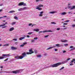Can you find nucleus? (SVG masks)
I'll list each match as a JSON object with an SVG mask.
<instances>
[{
	"instance_id": "1",
	"label": "nucleus",
	"mask_w": 75,
	"mask_h": 75,
	"mask_svg": "<svg viewBox=\"0 0 75 75\" xmlns=\"http://www.w3.org/2000/svg\"><path fill=\"white\" fill-rule=\"evenodd\" d=\"M65 64V62L63 61L61 63H56L55 64H54L52 66V67H57L58 66H59V65H61V64Z\"/></svg>"
},
{
	"instance_id": "2",
	"label": "nucleus",
	"mask_w": 75,
	"mask_h": 75,
	"mask_svg": "<svg viewBox=\"0 0 75 75\" xmlns=\"http://www.w3.org/2000/svg\"><path fill=\"white\" fill-rule=\"evenodd\" d=\"M23 70L21 69L19 70H16V71H14L11 72V73H13V74H18L20 72H22Z\"/></svg>"
},
{
	"instance_id": "3",
	"label": "nucleus",
	"mask_w": 75,
	"mask_h": 75,
	"mask_svg": "<svg viewBox=\"0 0 75 75\" xmlns=\"http://www.w3.org/2000/svg\"><path fill=\"white\" fill-rule=\"evenodd\" d=\"M25 55H26V53H25V52H24L23 53H22V55L20 56L19 57V59H23V58L25 57Z\"/></svg>"
},
{
	"instance_id": "4",
	"label": "nucleus",
	"mask_w": 75,
	"mask_h": 75,
	"mask_svg": "<svg viewBox=\"0 0 75 75\" xmlns=\"http://www.w3.org/2000/svg\"><path fill=\"white\" fill-rule=\"evenodd\" d=\"M47 32H52V31H51V30H43V31H40L38 32L39 34H40V33H47Z\"/></svg>"
},
{
	"instance_id": "5",
	"label": "nucleus",
	"mask_w": 75,
	"mask_h": 75,
	"mask_svg": "<svg viewBox=\"0 0 75 75\" xmlns=\"http://www.w3.org/2000/svg\"><path fill=\"white\" fill-rule=\"evenodd\" d=\"M18 6H26L27 4H25L24 2H20L18 4Z\"/></svg>"
},
{
	"instance_id": "6",
	"label": "nucleus",
	"mask_w": 75,
	"mask_h": 75,
	"mask_svg": "<svg viewBox=\"0 0 75 75\" xmlns=\"http://www.w3.org/2000/svg\"><path fill=\"white\" fill-rule=\"evenodd\" d=\"M29 51L30 52H27L26 55L27 54L28 55H29L30 54H31L33 53H34V51H33L32 50H29Z\"/></svg>"
},
{
	"instance_id": "7",
	"label": "nucleus",
	"mask_w": 75,
	"mask_h": 75,
	"mask_svg": "<svg viewBox=\"0 0 75 75\" xmlns=\"http://www.w3.org/2000/svg\"><path fill=\"white\" fill-rule=\"evenodd\" d=\"M53 65H54V64H53L50 66H47L46 67H45L44 68H42V69H47V68H50L51 67H52V68H54V67H52V66Z\"/></svg>"
},
{
	"instance_id": "8",
	"label": "nucleus",
	"mask_w": 75,
	"mask_h": 75,
	"mask_svg": "<svg viewBox=\"0 0 75 75\" xmlns=\"http://www.w3.org/2000/svg\"><path fill=\"white\" fill-rule=\"evenodd\" d=\"M56 47H63L64 45L62 44L60 45V44H56L55 45Z\"/></svg>"
},
{
	"instance_id": "9",
	"label": "nucleus",
	"mask_w": 75,
	"mask_h": 75,
	"mask_svg": "<svg viewBox=\"0 0 75 75\" xmlns=\"http://www.w3.org/2000/svg\"><path fill=\"white\" fill-rule=\"evenodd\" d=\"M70 49H71L70 50V51H74V50H75V47H74L72 46H70Z\"/></svg>"
},
{
	"instance_id": "10",
	"label": "nucleus",
	"mask_w": 75,
	"mask_h": 75,
	"mask_svg": "<svg viewBox=\"0 0 75 75\" xmlns=\"http://www.w3.org/2000/svg\"><path fill=\"white\" fill-rule=\"evenodd\" d=\"M44 13V12L43 11H41L40 13V14L39 15V16H40V17H42L43 16V14H43V13Z\"/></svg>"
},
{
	"instance_id": "11",
	"label": "nucleus",
	"mask_w": 75,
	"mask_h": 75,
	"mask_svg": "<svg viewBox=\"0 0 75 75\" xmlns=\"http://www.w3.org/2000/svg\"><path fill=\"white\" fill-rule=\"evenodd\" d=\"M7 24V22H6L4 24H3L2 25H0V27H3V26H4V25H6V24Z\"/></svg>"
},
{
	"instance_id": "12",
	"label": "nucleus",
	"mask_w": 75,
	"mask_h": 75,
	"mask_svg": "<svg viewBox=\"0 0 75 75\" xmlns=\"http://www.w3.org/2000/svg\"><path fill=\"white\" fill-rule=\"evenodd\" d=\"M11 48L12 49V50H17V48L13 47H11Z\"/></svg>"
},
{
	"instance_id": "13",
	"label": "nucleus",
	"mask_w": 75,
	"mask_h": 75,
	"mask_svg": "<svg viewBox=\"0 0 75 75\" xmlns=\"http://www.w3.org/2000/svg\"><path fill=\"white\" fill-rule=\"evenodd\" d=\"M68 9H69L70 10H73V8H72V6H68Z\"/></svg>"
},
{
	"instance_id": "14",
	"label": "nucleus",
	"mask_w": 75,
	"mask_h": 75,
	"mask_svg": "<svg viewBox=\"0 0 75 75\" xmlns=\"http://www.w3.org/2000/svg\"><path fill=\"white\" fill-rule=\"evenodd\" d=\"M14 30V28L13 27L9 29V31H13Z\"/></svg>"
},
{
	"instance_id": "15",
	"label": "nucleus",
	"mask_w": 75,
	"mask_h": 75,
	"mask_svg": "<svg viewBox=\"0 0 75 75\" xmlns=\"http://www.w3.org/2000/svg\"><path fill=\"white\" fill-rule=\"evenodd\" d=\"M67 12H64L60 13V14H61V15H65L66 14H67Z\"/></svg>"
},
{
	"instance_id": "16",
	"label": "nucleus",
	"mask_w": 75,
	"mask_h": 75,
	"mask_svg": "<svg viewBox=\"0 0 75 75\" xmlns=\"http://www.w3.org/2000/svg\"><path fill=\"white\" fill-rule=\"evenodd\" d=\"M57 12L55 11H50L48 13L49 14H54V13H55Z\"/></svg>"
},
{
	"instance_id": "17",
	"label": "nucleus",
	"mask_w": 75,
	"mask_h": 75,
	"mask_svg": "<svg viewBox=\"0 0 75 75\" xmlns=\"http://www.w3.org/2000/svg\"><path fill=\"white\" fill-rule=\"evenodd\" d=\"M39 29H33V31H36V32H38V31H39Z\"/></svg>"
},
{
	"instance_id": "18",
	"label": "nucleus",
	"mask_w": 75,
	"mask_h": 75,
	"mask_svg": "<svg viewBox=\"0 0 75 75\" xmlns=\"http://www.w3.org/2000/svg\"><path fill=\"white\" fill-rule=\"evenodd\" d=\"M55 46L50 47H49L47 49V50H50V49H52V48H55Z\"/></svg>"
},
{
	"instance_id": "19",
	"label": "nucleus",
	"mask_w": 75,
	"mask_h": 75,
	"mask_svg": "<svg viewBox=\"0 0 75 75\" xmlns=\"http://www.w3.org/2000/svg\"><path fill=\"white\" fill-rule=\"evenodd\" d=\"M23 9V10H28V7H23L22 8Z\"/></svg>"
},
{
	"instance_id": "20",
	"label": "nucleus",
	"mask_w": 75,
	"mask_h": 75,
	"mask_svg": "<svg viewBox=\"0 0 75 75\" xmlns=\"http://www.w3.org/2000/svg\"><path fill=\"white\" fill-rule=\"evenodd\" d=\"M15 58H16V59H20V57H19V56H18L15 57Z\"/></svg>"
},
{
	"instance_id": "21",
	"label": "nucleus",
	"mask_w": 75,
	"mask_h": 75,
	"mask_svg": "<svg viewBox=\"0 0 75 75\" xmlns=\"http://www.w3.org/2000/svg\"><path fill=\"white\" fill-rule=\"evenodd\" d=\"M25 38V37H22L21 38H19V40H23V39H24Z\"/></svg>"
},
{
	"instance_id": "22",
	"label": "nucleus",
	"mask_w": 75,
	"mask_h": 75,
	"mask_svg": "<svg viewBox=\"0 0 75 75\" xmlns=\"http://www.w3.org/2000/svg\"><path fill=\"white\" fill-rule=\"evenodd\" d=\"M36 9H37L38 10H41L42 8H40L39 7H37L36 8Z\"/></svg>"
},
{
	"instance_id": "23",
	"label": "nucleus",
	"mask_w": 75,
	"mask_h": 75,
	"mask_svg": "<svg viewBox=\"0 0 75 75\" xmlns=\"http://www.w3.org/2000/svg\"><path fill=\"white\" fill-rule=\"evenodd\" d=\"M43 7V5L40 4L37 6V7Z\"/></svg>"
},
{
	"instance_id": "24",
	"label": "nucleus",
	"mask_w": 75,
	"mask_h": 75,
	"mask_svg": "<svg viewBox=\"0 0 75 75\" xmlns=\"http://www.w3.org/2000/svg\"><path fill=\"white\" fill-rule=\"evenodd\" d=\"M75 60V59H73L70 62V63H74V61Z\"/></svg>"
},
{
	"instance_id": "25",
	"label": "nucleus",
	"mask_w": 75,
	"mask_h": 75,
	"mask_svg": "<svg viewBox=\"0 0 75 75\" xmlns=\"http://www.w3.org/2000/svg\"><path fill=\"white\" fill-rule=\"evenodd\" d=\"M18 10L19 11H22L23 10V8H20L19 9H18Z\"/></svg>"
},
{
	"instance_id": "26",
	"label": "nucleus",
	"mask_w": 75,
	"mask_h": 75,
	"mask_svg": "<svg viewBox=\"0 0 75 75\" xmlns=\"http://www.w3.org/2000/svg\"><path fill=\"white\" fill-rule=\"evenodd\" d=\"M61 42H67V40H61Z\"/></svg>"
},
{
	"instance_id": "27",
	"label": "nucleus",
	"mask_w": 75,
	"mask_h": 75,
	"mask_svg": "<svg viewBox=\"0 0 75 75\" xmlns=\"http://www.w3.org/2000/svg\"><path fill=\"white\" fill-rule=\"evenodd\" d=\"M9 13H15V11H10Z\"/></svg>"
},
{
	"instance_id": "28",
	"label": "nucleus",
	"mask_w": 75,
	"mask_h": 75,
	"mask_svg": "<svg viewBox=\"0 0 75 75\" xmlns=\"http://www.w3.org/2000/svg\"><path fill=\"white\" fill-rule=\"evenodd\" d=\"M4 57L3 56H0V59H4Z\"/></svg>"
},
{
	"instance_id": "29",
	"label": "nucleus",
	"mask_w": 75,
	"mask_h": 75,
	"mask_svg": "<svg viewBox=\"0 0 75 75\" xmlns=\"http://www.w3.org/2000/svg\"><path fill=\"white\" fill-rule=\"evenodd\" d=\"M14 19H15V20H18V17L15 16L14 17Z\"/></svg>"
},
{
	"instance_id": "30",
	"label": "nucleus",
	"mask_w": 75,
	"mask_h": 75,
	"mask_svg": "<svg viewBox=\"0 0 75 75\" xmlns=\"http://www.w3.org/2000/svg\"><path fill=\"white\" fill-rule=\"evenodd\" d=\"M3 45L4 47H5L6 46H8V45H9V44H6L5 45Z\"/></svg>"
},
{
	"instance_id": "31",
	"label": "nucleus",
	"mask_w": 75,
	"mask_h": 75,
	"mask_svg": "<svg viewBox=\"0 0 75 75\" xmlns=\"http://www.w3.org/2000/svg\"><path fill=\"white\" fill-rule=\"evenodd\" d=\"M16 23V22H13L12 23H11L12 25H14V24H15Z\"/></svg>"
},
{
	"instance_id": "32",
	"label": "nucleus",
	"mask_w": 75,
	"mask_h": 75,
	"mask_svg": "<svg viewBox=\"0 0 75 75\" xmlns=\"http://www.w3.org/2000/svg\"><path fill=\"white\" fill-rule=\"evenodd\" d=\"M37 57L38 58H40V57H41V54H40L39 55H37Z\"/></svg>"
},
{
	"instance_id": "33",
	"label": "nucleus",
	"mask_w": 75,
	"mask_h": 75,
	"mask_svg": "<svg viewBox=\"0 0 75 75\" xmlns=\"http://www.w3.org/2000/svg\"><path fill=\"white\" fill-rule=\"evenodd\" d=\"M33 32H29L28 33V34H29V35H30L32 34H33Z\"/></svg>"
},
{
	"instance_id": "34",
	"label": "nucleus",
	"mask_w": 75,
	"mask_h": 75,
	"mask_svg": "<svg viewBox=\"0 0 75 75\" xmlns=\"http://www.w3.org/2000/svg\"><path fill=\"white\" fill-rule=\"evenodd\" d=\"M64 69V67H62L61 69H59V71H61V70H62V69Z\"/></svg>"
},
{
	"instance_id": "35",
	"label": "nucleus",
	"mask_w": 75,
	"mask_h": 75,
	"mask_svg": "<svg viewBox=\"0 0 75 75\" xmlns=\"http://www.w3.org/2000/svg\"><path fill=\"white\" fill-rule=\"evenodd\" d=\"M27 44V42H25L23 43V44L24 46V45H26V44Z\"/></svg>"
},
{
	"instance_id": "36",
	"label": "nucleus",
	"mask_w": 75,
	"mask_h": 75,
	"mask_svg": "<svg viewBox=\"0 0 75 75\" xmlns=\"http://www.w3.org/2000/svg\"><path fill=\"white\" fill-rule=\"evenodd\" d=\"M49 36V35H46L44 36L45 38H47V37H48V36Z\"/></svg>"
},
{
	"instance_id": "37",
	"label": "nucleus",
	"mask_w": 75,
	"mask_h": 75,
	"mask_svg": "<svg viewBox=\"0 0 75 75\" xmlns=\"http://www.w3.org/2000/svg\"><path fill=\"white\" fill-rule=\"evenodd\" d=\"M6 27H7V26H3L2 28H6Z\"/></svg>"
},
{
	"instance_id": "38",
	"label": "nucleus",
	"mask_w": 75,
	"mask_h": 75,
	"mask_svg": "<svg viewBox=\"0 0 75 75\" xmlns=\"http://www.w3.org/2000/svg\"><path fill=\"white\" fill-rule=\"evenodd\" d=\"M72 8H73V10H74V9H75V6H72Z\"/></svg>"
},
{
	"instance_id": "39",
	"label": "nucleus",
	"mask_w": 75,
	"mask_h": 75,
	"mask_svg": "<svg viewBox=\"0 0 75 75\" xmlns=\"http://www.w3.org/2000/svg\"><path fill=\"white\" fill-rule=\"evenodd\" d=\"M34 41H35V40H31V42H34Z\"/></svg>"
},
{
	"instance_id": "40",
	"label": "nucleus",
	"mask_w": 75,
	"mask_h": 75,
	"mask_svg": "<svg viewBox=\"0 0 75 75\" xmlns=\"http://www.w3.org/2000/svg\"><path fill=\"white\" fill-rule=\"evenodd\" d=\"M51 24H56V23H55V22H52L51 23Z\"/></svg>"
},
{
	"instance_id": "41",
	"label": "nucleus",
	"mask_w": 75,
	"mask_h": 75,
	"mask_svg": "<svg viewBox=\"0 0 75 75\" xmlns=\"http://www.w3.org/2000/svg\"><path fill=\"white\" fill-rule=\"evenodd\" d=\"M67 28L65 27L63 29V30H67Z\"/></svg>"
},
{
	"instance_id": "42",
	"label": "nucleus",
	"mask_w": 75,
	"mask_h": 75,
	"mask_svg": "<svg viewBox=\"0 0 75 75\" xmlns=\"http://www.w3.org/2000/svg\"><path fill=\"white\" fill-rule=\"evenodd\" d=\"M24 45L23 44L20 45V47H24Z\"/></svg>"
},
{
	"instance_id": "43",
	"label": "nucleus",
	"mask_w": 75,
	"mask_h": 75,
	"mask_svg": "<svg viewBox=\"0 0 75 75\" xmlns=\"http://www.w3.org/2000/svg\"><path fill=\"white\" fill-rule=\"evenodd\" d=\"M13 41H17V39H13Z\"/></svg>"
},
{
	"instance_id": "44",
	"label": "nucleus",
	"mask_w": 75,
	"mask_h": 75,
	"mask_svg": "<svg viewBox=\"0 0 75 75\" xmlns=\"http://www.w3.org/2000/svg\"><path fill=\"white\" fill-rule=\"evenodd\" d=\"M68 13L69 14H72V13L71 12H68Z\"/></svg>"
},
{
	"instance_id": "45",
	"label": "nucleus",
	"mask_w": 75,
	"mask_h": 75,
	"mask_svg": "<svg viewBox=\"0 0 75 75\" xmlns=\"http://www.w3.org/2000/svg\"><path fill=\"white\" fill-rule=\"evenodd\" d=\"M64 45L65 47H66V46H68V44H65Z\"/></svg>"
},
{
	"instance_id": "46",
	"label": "nucleus",
	"mask_w": 75,
	"mask_h": 75,
	"mask_svg": "<svg viewBox=\"0 0 75 75\" xmlns=\"http://www.w3.org/2000/svg\"><path fill=\"white\" fill-rule=\"evenodd\" d=\"M44 56H47V53H45L44 54Z\"/></svg>"
},
{
	"instance_id": "47",
	"label": "nucleus",
	"mask_w": 75,
	"mask_h": 75,
	"mask_svg": "<svg viewBox=\"0 0 75 75\" xmlns=\"http://www.w3.org/2000/svg\"><path fill=\"white\" fill-rule=\"evenodd\" d=\"M66 53V51L65 50H63V53Z\"/></svg>"
},
{
	"instance_id": "48",
	"label": "nucleus",
	"mask_w": 75,
	"mask_h": 75,
	"mask_svg": "<svg viewBox=\"0 0 75 75\" xmlns=\"http://www.w3.org/2000/svg\"><path fill=\"white\" fill-rule=\"evenodd\" d=\"M32 24H33L30 23H29L28 24V25L29 26H31V25H32Z\"/></svg>"
},
{
	"instance_id": "49",
	"label": "nucleus",
	"mask_w": 75,
	"mask_h": 75,
	"mask_svg": "<svg viewBox=\"0 0 75 75\" xmlns=\"http://www.w3.org/2000/svg\"><path fill=\"white\" fill-rule=\"evenodd\" d=\"M3 72H4V73H9L8 72V71H3Z\"/></svg>"
},
{
	"instance_id": "50",
	"label": "nucleus",
	"mask_w": 75,
	"mask_h": 75,
	"mask_svg": "<svg viewBox=\"0 0 75 75\" xmlns=\"http://www.w3.org/2000/svg\"><path fill=\"white\" fill-rule=\"evenodd\" d=\"M57 31H58L59 30H60V28H57Z\"/></svg>"
},
{
	"instance_id": "51",
	"label": "nucleus",
	"mask_w": 75,
	"mask_h": 75,
	"mask_svg": "<svg viewBox=\"0 0 75 75\" xmlns=\"http://www.w3.org/2000/svg\"><path fill=\"white\" fill-rule=\"evenodd\" d=\"M72 65H74V64H73V63H71L70 64V66H72Z\"/></svg>"
},
{
	"instance_id": "52",
	"label": "nucleus",
	"mask_w": 75,
	"mask_h": 75,
	"mask_svg": "<svg viewBox=\"0 0 75 75\" xmlns=\"http://www.w3.org/2000/svg\"><path fill=\"white\" fill-rule=\"evenodd\" d=\"M37 39H38V37H35V38H34V40H37Z\"/></svg>"
},
{
	"instance_id": "53",
	"label": "nucleus",
	"mask_w": 75,
	"mask_h": 75,
	"mask_svg": "<svg viewBox=\"0 0 75 75\" xmlns=\"http://www.w3.org/2000/svg\"><path fill=\"white\" fill-rule=\"evenodd\" d=\"M70 59H71V58H68V59H67V60L68 61H69V60H70Z\"/></svg>"
},
{
	"instance_id": "54",
	"label": "nucleus",
	"mask_w": 75,
	"mask_h": 75,
	"mask_svg": "<svg viewBox=\"0 0 75 75\" xmlns=\"http://www.w3.org/2000/svg\"><path fill=\"white\" fill-rule=\"evenodd\" d=\"M63 25H68V23H63Z\"/></svg>"
},
{
	"instance_id": "55",
	"label": "nucleus",
	"mask_w": 75,
	"mask_h": 75,
	"mask_svg": "<svg viewBox=\"0 0 75 75\" xmlns=\"http://www.w3.org/2000/svg\"><path fill=\"white\" fill-rule=\"evenodd\" d=\"M2 56L3 57H5V56H7V54H3Z\"/></svg>"
},
{
	"instance_id": "56",
	"label": "nucleus",
	"mask_w": 75,
	"mask_h": 75,
	"mask_svg": "<svg viewBox=\"0 0 75 75\" xmlns=\"http://www.w3.org/2000/svg\"><path fill=\"white\" fill-rule=\"evenodd\" d=\"M8 58H7V59H6L4 61H7V60H8Z\"/></svg>"
},
{
	"instance_id": "57",
	"label": "nucleus",
	"mask_w": 75,
	"mask_h": 75,
	"mask_svg": "<svg viewBox=\"0 0 75 75\" xmlns=\"http://www.w3.org/2000/svg\"><path fill=\"white\" fill-rule=\"evenodd\" d=\"M69 21H70L69 20H66L67 23H68V22H69Z\"/></svg>"
},
{
	"instance_id": "58",
	"label": "nucleus",
	"mask_w": 75,
	"mask_h": 75,
	"mask_svg": "<svg viewBox=\"0 0 75 75\" xmlns=\"http://www.w3.org/2000/svg\"><path fill=\"white\" fill-rule=\"evenodd\" d=\"M64 61V62L65 63H67V62H68V61H67V60H65V61Z\"/></svg>"
},
{
	"instance_id": "59",
	"label": "nucleus",
	"mask_w": 75,
	"mask_h": 75,
	"mask_svg": "<svg viewBox=\"0 0 75 75\" xmlns=\"http://www.w3.org/2000/svg\"><path fill=\"white\" fill-rule=\"evenodd\" d=\"M72 27H75V25H72Z\"/></svg>"
},
{
	"instance_id": "60",
	"label": "nucleus",
	"mask_w": 75,
	"mask_h": 75,
	"mask_svg": "<svg viewBox=\"0 0 75 75\" xmlns=\"http://www.w3.org/2000/svg\"><path fill=\"white\" fill-rule=\"evenodd\" d=\"M3 6V4H0V6Z\"/></svg>"
},
{
	"instance_id": "61",
	"label": "nucleus",
	"mask_w": 75,
	"mask_h": 75,
	"mask_svg": "<svg viewBox=\"0 0 75 75\" xmlns=\"http://www.w3.org/2000/svg\"><path fill=\"white\" fill-rule=\"evenodd\" d=\"M28 38H30V36H29V35H27L26 36Z\"/></svg>"
},
{
	"instance_id": "62",
	"label": "nucleus",
	"mask_w": 75,
	"mask_h": 75,
	"mask_svg": "<svg viewBox=\"0 0 75 75\" xmlns=\"http://www.w3.org/2000/svg\"><path fill=\"white\" fill-rule=\"evenodd\" d=\"M42 1V0H36V1L37 2V1Z\"/></svg>"
},
{
	"instance_id": "63",
	"label": "nucleus",
	"mask_w": 75,
	"mask_h": 75,
	"mask_svg": "<svg viewBox=\"0 0 75 75\" xmlns=\"http://www.w3.org/2000/svg\"><path fill=\"white\" fill-rule=\"evenodd\" d=\"M42 70L40 69V70H39L38 71V72H40V71H42Z\"/></svg>"
},
{
	"instance_id": "64",
	"label": "nucleus",
	"mask_w": 75,
	"mask_h": 75,
	"mask_svg": "<svg viewBox=\"0 0 75 75\" xmlns=\"http://www.w3.org/2000/svg\"><path fill=\"white\" fill-rule=\"evenodd\" d=\"M18 42H15V44H16V45H17L18 44Z\"/></svg>"
}]
</instances>
